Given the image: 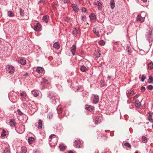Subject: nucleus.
I'll list each match as a JSON object with an SVG mask.
<instances>
[{
  "mask_svg": "<svg viewBox=\"0 0 153 153\" xmlns=\"http://www.w3.org/2000/svg\"><path fill=\"white\" fill-rule=\"evenodd\" d=\"M99 100V97L97 95H94V99L93 102L94 104H96L98 103Z\"/></svg>",
  "mask_w": 153,
  "mask_h": 153,
  "instance_id": "obj_6",
  "label": "nucleus"
},
{
  "mask_svg": "<svg viewBox=\"0 0 153 153\" xmlns=\"http://www.w3.org/2000/svg\"><path fill=\"white\" fill-rule=\"evenodd\" d=\"M80 70L82 72H85L86 71L88 70V69L85 67V66L83 65L81 67Z\"/></svg>",
  "mask_w": 153,
  "mask_h": 153,
  "instance_id": "obj_24",
  "label": "nucleus"
},
{
  "mask_svg": "<svg viewBox=\"0 0 153 153\" xmlns=\"http://www.w3.org/2000/svg\"><path fill=\"white\" fill-rule=\"evenodd\" d=\"M20 13L21 16H25L24 10L21 8L20 9Z\"/></svg>",
  "mask_w": 153,
  "mask_h": 153,
  "instance_id": "obj_39",
  "label": "nucleus"
},
{
  "mask_svg": "<svg viewBox=\"0 0 153 153\" xmlns=\"http://www.w3.org/2000/svg\"><path fill=\"white\" fill-rule=\"evenodd\" d=\"M43 20L46 23H47L48 21L49 16L47 15L44 16L43 17Z\"/></svg>",
  "mask_w": 153,
  "mask_h": 153,
  "instance_id": "obj_23",
  "label": "nucleus"
},
{
  "mask_svg": "<svg viewBox=\"0 0 153 153\" xmlns=\"http://www.w3.org/2000/svg\"><path fill=\"white\" fill-rule=\"evenodd\" d=\"M86 16L85 15L82 16L81 17V19L82 21H83L84 19H86Z\"/></svg>",
  "mask_w": 153,
  "mask_h": 153,
  "instance_id": "obj_50",
  "label": "nucleus"
},
{
  "mask_svg": "<svg viewBox=\"0 0 153 153\" xmlns=\"http://www.w3.org/2000/svg\"><path fill=\"white\" fill-rule=\"evenodd\" d=\"M107 78L108 80H110L111 79V77L110 76H108Z\"/></svg>",
  "mask_w": 153,
  "mask_h": 153,
  "instance_id": "obj_62",
  "label": "nucleus"
},
{
  "mask_svg": "<svg viewBox=\"0 0 153 153\" xmlns=\"http://www.w3.org/2000/svg\"><path fill=\"white\" fill-rule=\"evenodd\" d=\"M38 128L39 129H41L42 128V121L41 120H39L38 123Z\"/></svg>",
  "mask_w": 153,
  "mask_h": 153,
  "instance_id": "obj_28",
  "label": "nucleus"
},
{
  "mask_svg": "<svg viewBox=\"0 0 153 153\" xmlns=\"http://www.w3.org/2000/svg\"><path fill=\"white\" fill-rule=\"evenodd\" d=\"M148 120L151 122L153 123V120L152 117V116L149 117Z\"/></svg>",
  "mask_w": 153,
  "mask_h": 153,
  "instance_id": "obj_48",
  "label": "nucleus"
},
{
  "mask_svg": "<svg viewBox=\"0 0 153 153\" xmlns=\"http://www.w3.org/2000/svg\"><path fill=\"white\" fill-rule=\"evenodd\" d=\"M71 51L72 54L74 56L75 55V53L76 51V47L75 45H73L72 47Z\"/></svg>",
  "mask_w": 153,
  "mask_h": 153,
  "instance_id": "obj_11",
  "label": "nucleus"
},
{
  "mask_svg": "<svg viewBox=\"0 0 153 153\" xmlns=\"http://www.w3.org/2000/svg\"><path fill=\"white\" fill-rule=\"evenodd\" d=\"M32 94L35 97H37L38 95L39 92L37 90H33L32 91Z\"/></svg>",
  "mask_w": 153,
  "mask_h": 153,
  "instance_id": "obj_18",
  "label": "nucleus"
},
{
  "mask_svg": "<svg viewBox=\"0 0 153 153\" xmlns=\"http://www.w3.org/2000/svg\"><path fill=\"white\" fill-rule=\"evenodd\" d=\"M148 68L149 69H152L153 68V63L150 62L147 65Z\"/></svg>",
  "mask_w": 153,
  "mask_h": 153,
  "instance_id": "obj_26",
  "label": "nucleus"
},
{
  "mask_svg": "<svg viewBox=\"0 0 153 153\" xmlns=\"http://www.w3.org/2000/svg\"><path fill=\"white\" fill-rule=\"evenodd\" d=\"M146 79V76H145V75H143V74L142 75V76L141 81L142 82H143L144 81L145 79Z\"/></svg>",
  "mask_w": 153,
  "mask_h": 153,
  "instance_id": "obj_44",
  "label": "nucleus"
},
{
  "mask_svg": "<svg viewBox=\"0 0 153 153\" xmlns=\"http://www.w3.org/2000/svg\"><path fill=\"white\" fill-rule=\"evenodd\" d=\"M39 3L44 4L45 3V0H40Z\"/></svg>",
  "mask_w": 153,
  "mask_h": 153,
  "instance_id": "obj_54",
  "label": "nucleus"
},
{
  "mask_svg": "<svg viewBox=\"0 0 153 153\" xmlns=\"http://www.w3.org/2000/svg\"><path fill=\"white\" fill-rule=\"evenodd\" d=\"M36 71L38 73H42L43 72L44 69L41 67H38L36 68Z\"/></svg>",
  "mask_w": 153,
  "mask_h": 153,
  "instance_id": "obj_12",
  "label": "nucleus"
},
{
  "mask_svg": "<svg viewBox=\"0 0 153 153\" xmlns=\"http://www.w3.org/2000/svg\"><path fill=\"white\" fill-rule=\"evenodd\" d=\"M53 47L56 49H58L60 48V45L59 42H56L53 44Z\"/></svg>",
  "mask_w": 153,
  "mask_h": 153,
  "instance_id": "obj_19",
  "label": "nucleus"
},
{
  "mask_svg": "<svg viewBox=\"0 0 153 153\" xmlns=\"http://www.w3.org/2000/svg\"><path fill=\"white\" fill-rule=\"evenodd\" d=\"M68 153H74L73 152L71 151H69Z\"/></svg>",
  "mask_w": 153,
  "mask_h": 153,
  "instance_id": "obj_64",
  "label": "nucleus"
},
{
  "mask_svg": "<svg viewBox=\"0 0 153 153\" xmlns=\"http://www.w3.org/2000/svg\"><path fill=\"white\" fill-rule=\"evenodd\" d=\"M59 148L60 150H64L65 149V147L64 146L60 145L59 146Z\"/></svg>",
  "mask_w": 153,
  "mask_h": 153,
  "instance_id": "obj_38",
  "label": "nucleus"
},
{
  "mask_svg": "<svg viewBox=\"0 0 153 153\" xmlns=\"http://www.w3.org/2000/svg\"><path fill=\"white\" fill-rule=\"evenodd\" d=\"M86 11V9L85 7H82V11L83 12H85Z\"/></svg>",
  "mask_w": 153,
  "mask_h": 153,
  "instance_id": "obj_52",
  "label": "nucleus"
},
{
  "mask_svg": "<svg viewBox=\"0 0 153 153\" xmlns=\"http://www.w3.org/2000/svg\"><path fill=\"white\" fill-rule=\"evenodd\" d=\"M126 51L129 53H131V51L130 48V47L128 46H127Z\"/></svg>",
  "mask_w": 153,
  "mask_h": 153,
  "instance_id": "obj_41",
  "label": "nucleus"
},
{
  "mask_svg": "<svg viewBox=\"0 0 153 153\" xmlns=\"http://www.w3.org/2000/svg\"><path fill=\"white\" fill-rule=\"evenodd\" d=\"M18 62L22 65H25L26 64V61L25 59L23 57H21L19 58Z\"/></svg>",
  "mask_w": 153,
  "mask_h": 153,
  "instance_id": "obj_7",
  "label": "nucleus"
},
{
  "mask_svg": "<svg viewBox=\"0 0 153 153\" xmlns=\"http://www.w3.org/2000/svg\"><path fill=\"white\" fill-rule=\"evenodd\" d=\"M86 93H82V95L83 96V97H85L86 95Z\"/></svg>",
  "mask_w": 153,
  "mask_h": 153,
  "instance_id": "obj_60",
  "label": "nucleus"
},
{
  "mask_svg": "<svg viewBox=\"0 0 153 153\" xmlns=\"http://www.w3.org/2000/svg\"><path fill=\"white\" fill-rule=\"evenodd\" d=\"M28 75V74L27 73V72H26L24 74V76H27Z\"/></svg>",
  "mask_w": 153,
  "mask_h": 153,
  "instance_id": "obj_61",
  "label": "nucleus"
},
{
  "mask_svg": "<svg viewBox=\"0 0 153 153\" xmlns=\"http://www.w3.org/2000/svg\"><path fill=\"white\" fill-rule=\"evenodd\" d=\"M49 144L52 146H55L57 143V139L56 136L54 134L51 135L49 138Z\"/></svg>",
  "mask_w": 153,
  "mask_h": 153,
  "instance_id": "obj_1",
  "label": "nucleus"
},
{
  "mask_svg": "<svg viewBox=\"0 0 153 153\" xmlns=\"http://www.w3.org/2000/svg\"><path fill=\"white\" fill-rule=\"evenodd\" d=\"M145 17V15H139L136 18L137 21L138 22H143L144 20Z\"/></svg>",
  "mask_w": 153,
  "mask_h": 153,
  "instance_id": "obj_5",
  "label": "nucleus"
},
{
  "mask_svg": "<svg viewBox=\"0 0 153 153\" xmlns=\"http://www.w3.org/2000/svg\"><path fill=\"white\" fill-rule=\"evenodd\" d=\"M41 27V25L39 23H37L35 25L34 30L35 31H38L40 30Z\"/></svg>",
  "mask_w": 153,
  "mask_h": 153,
  "instance_id": "obj_9",
  "label": "nucleus"
},
{
  "mask_svg": "<svg viewBox=\"0 0 153 153\" xmlns=\"http://www.w3.org/2000/svg\"><path fill=\"white\" fill-rule=\"evenodd\" d=\"M153 113H151V112H149V116H152V114Z\"/></svg>",
  "mask_w": 153,
  "mask_h": 153,
  "instance_id": "obj_58",
  "label": "nucleus"
},
{
  "mask_svg": "<svg viewBox=\"0 0 153 153\" xmlns=\"http://www.w3.org/2000/svg\"><path fill=\"white\" fill-rule=\"evenodd\" d=\"M42 83H44L46 84H49V82L48 80L46 78H44L42 79Z\"/></svg>",
  "mask_w": 153,
  "mask_h": 153,
  "instance_id": "obj_32",
  "label": "nucleus"
},
{
  "mask_svg": "<svg viewBox=\"0 0 153 153\" xmlns=\"http://www.w3.org/2000/svg\"><path fill=\"white\" fill-rule=\"evenodd\" d=\"M59 111L58 110H57V112H58V114H59V113H62V109L61 108H59Z\"/></svg>",
  "mask_w": 153,
  "mask_h": 153,
  "instance_id": "obj_55",
  "label": "nucleus"
},
{
  "mask_svg": "<svg viewBox=\"0 0 153 153\" xmlns=\"http://www.w3.org/2000/svg\"><path fill=\"white\" fill-rule=\"evenodd\" d=\"M7 15L9 17H12L14 16V14L11 11H9L7 13Z\"/></svg>",
  "mask_w": 153,
  "mask_h": 153,
  "instance_id": "obj_36",
  "label": "nucleus"
},
{
  "mask_svg": "<svg viewBox=\"0 0 153 153\" xmlns=\"http://www.w3.org/2000/svg\"><path fill=\"white\" fill-rule=\"evenodd\" d=\"M72 33L74 35H76L78 34V30L76 28L73 29Z\"/></svg>",
  "mask_w": 153,
  "mask_h": 153,
  "instance_id": "obj_35",
  "label": "nucleus"
},
{
  "mask_svg": "<svg viewBox=\"0 0 153 153\" xmlns=\"http://www.w3.org/2000/svg\"><path fill=\"white\" fill-rule=\"evenodd\" d=\"M63 1L64 3L66 4L69 2L70 0H63Z\"/></svg>",
  "mask_w": 153,
  "mask_h": 153,
  "instance_id": "obj_51",
  "label": "nucleus"
},
{
  "mask_svg": "<svg viewBox=\"0 0 153 153\" xmlns=\"http://www.w3.org/2000/svg\"><path fill=\"white\" fill-rule=\"evenodd\" d=\"M23 106L26 109H30V106L29 105V104H28L25 103H23Z\"/></svg>",
  "mask_w": 153,
  "mask_h": 153,
  "instance_id": "obj_30",
  "label": "nucleus"
},
{
  "mask_svg": "<svg viewBox=\"0 0 153 153\" xmlns=\"http://www.w3.org/2000/svg\"><path fill=\"white\" fill-rule=\"evenodd\" d=\"M135 106L138 108H139L141 106V103L139 102V100H135Z\"/></svg>",
  "mask_w": 153,
  "mask_h": 153,
  "instance_id": "obj_17",
  "label": "nucleus"
},
{
  "mask_svg": "<svg viewBox=\"0 0 153 153\" xmlns=\"http://www.w3.org/2000/svg\"><path fill=\"white\" fill-rule=\"evenodd\" d=\"M98 52L95 54V56L97 58H99L100 56L101 55L100 51V50H98Z\"/></svg>",
  "mask_w": 153,
  "mask_h": 153,
  "instance_id": "obj_37",
  "label": "nucleus"
},
{
  "mask_svg": "<svg viewBox=\"0 0 153 153\" xmlns=\"http://www.w3.org/2000/svg\"><path fill=\"white\" fill-rule=\"evenodd\" d=\"M124 146H125L126 147H128L131 148V145L128 142L126 143H124Z\"/></svg>",
  "mask_w": 153,
  "mask_h": 153,
  "instance_id": "obj_42",
  "label": "nucleus"
},
{
  "mask_svg": "<svg viewBox=\"0 0 153 153\" xmlns=\"http://www.w3.org/2000/svg\"><path fill=\"white\" fill-rule=\"evenodd\" d=\"M74 145L76 148H79L80 147V143L79 141L75 140L74 143Z\"/></svg>",
  "mask_w": 153,
  "mask_h": 153,
  "instance_id": "obj_15",
  "label": "nucleus"
},
{
  "mask_svg": "<svg viewBox=\"0 0 153 153\" xmlns=\"http://www.w3.org/2000/svg\"><path fill=\"white\" fill-rule=\"evenodd\" d=\"M3 153H10V149L8 147H5L3 150Z\"/></svg>",
  "mask_w": 153,
  "mask_h": 153,
  "instance_id": "obj_27",
  "label": "nucleus"
},
{
  "mask_svg": "<svg viewBox=\"0 0 153 153\" xmlns=\"http://www.w3.org/2000/svg\"><path fill=\"white\" fill-rule=\"evenodd\" d=\"M9 124L12 127H14L15 126L16 122L15 120L13 119H10L9 122Z\"/></svg>",
  "mask_w": 153,
  "mask_h": 153,
  "instance_id": "obj_10",
  "label": "nucleus"
},
{
  "mask_svg": "<svg viewBox=\"0 0 153 153\" xmlns=\"http://www.w3.org/2000/svg\"><path fill=\"white\" fill-rule=\"evenodd\" d=\"M149 83H153V80H150L149 81Z\"/></svg>",
  "mask_w": 153,
  "mask_h": 153,
  "instance_id": "obj_59",
  "label": "nucleus"
},
{
  "mask_svg": "<svg viewBox=\"0 0 153 153\" xmlns=\"http://www.w3.org/2000/svg\"><path fill=\"white\" fill-rule=\"evenodd\" d=\"M94 107H93L92 106H88V105H86L85 107V109H87L88 111H92L93 109H94Z\"/></svg>",
  "mask_w": 153,
  "mask_h": 153,
  "instance_id": "obj_22",
  "label": "nucleus"
},
{
  "mask_svg": "<svg viewBox=\"0 0 153 153\" xmlns=\"http://www.w3.org/2000/svg\"><path fill=\"white\" fill-rule=\"evenodd\" d=\"M89 17L91 20L94 21L95 20L97 19L96 15L93 13H91V14L89 16Z\"/></svg>",
  "mask_w": 153,
  "mask_h": 153,
  "instance_id": "obj_13",
  "label": "nucleus"
},
{
  "mask_svg": "<svg viewBox=\"0 0 153 153\" xmlns=\"http://www.w3.org/2000/svg\"><path fill=\"white\" fill-rule=\"evenodd\" d=\"M147 88L150 90H151L153 89V87L152 85H148L147 87Z\"/></svg>",
  "mask_w": 153,
  "mask_h": 153,
  "instance_id": "obj_46",
  "label": "nucleus"
},
{
  "mask_svg": "<svg viewBox=\"0 0 153 153\" xmlns=\"http://www.w3.org/2000/svg\"><path fill=\"white\" fill-rule=\"evenodd\" d=\"M141 90L142 92H144L146 90V88L142 86L141 87Z\"/></svg>",
  "mask_w": 153,
  "mask_h": 153,
  "instance_id": "obj_49",
  "label": "nucleus"
},
{
  "mask_svg": "<svg viewBox=\"0 0 153 153\" xmlns=\"http://www.w3.org/2000/svg\"><path fill=\"white\" fill-rule=\"evenodd\" d=\"M102 82H101V86L102 87H104V82L102 81Z\"/></svg>",
  "mask_w": 153,
  "mask_h": 153,
  "instance_id": "obj_57",
  "label": "nucleus"
},
{
  "mask_svg": "<svg viewBox=\"0 0 153 153\" xmlns=\"http://www.w3.org/2000/svg\"><path fill=\"white\" fill-rule=\"evenodd\" d=\"M6 132L5 130H2V132L1 134V136L2 137H4L6 135Z\"/></svg>",
  "mask_w": 153,
  "mask_h": 153,
  "instance_id": "obj_40",
  "label": "nucleus"
},
{
  "mask_svg": "<svg viewBox=\"0 0 153 153\" xmlns=\"http://www.w3.org/2000/svg\"><path fill=\"white\" fill-rule=\"evenodd\" d=\"M71 7L75 12H76L78 11L79 8L77 4H72Z\"/></svg>",
  "mask_w": 153,
  "mask_h": 153,
  "instance_id": "obj_8",
  "label": "nucleus"
},
{
  "mask_svg": "<svg viewBox=\"0 0 153 153\" xmlns=\"http://www.w3.org/2000/svg\"><path fill=\"white\" fill-rule=\"evenodd\" d=\"M153 78L152 76H150L149 77V80H153Z\"/></svg>",
  "mask_w": 153,
  "mask_h": 153,
  "instance_id": "obj_56",
  "label": "nucleus"
},
{
  "mask_svg": "<svg viewBox=\"0 0 153 153\" xmlns=\"http://www.w3.org/2000/svg\"><path fill=\"white\" fill-rule=\"evenodd\" d=\"M99 43L100 45H104L105 44V42L102 40H100L99 42Z\"/></svg>",
  "mask_w": 153,
  "mask_h": 153,
  "instance_id": "obj_43",
  "label": "nucleus"
},
{
  "mask_svg": "<svg viewBox=\"0 0 153 153\" xmlns=\"http://www.w3.org/2000/svg\"><path fill=\"white\" fill-rule=\"evenodd\" d=\"M93 32L97 36V37H99L100 36L99 30H97L96 28H93Z\"/></svg>",
  "mask_w": 153,
  "mask_h": 153,
  "instance_id": "obj_16",
  "label": "nucleus"
},
{
  "mask_svg": "<svg viewBox=\"0 0 153 153\" xmlns=\"http://www.w3.org/2000/svg\"><path fill=\"white\" fill-rule=\"evenodd\" d=\"M48 117L50 119L52 118L53 117V114H48Z\"/></svg>",
  "mask_w": 153,
  "mask_h": 153,
  "instance_id": "obj_53",
  "label": "nucleus"
},
{
  "mask_svg": "<svg viewBox=\"0 0 153 153\" xmlns=\"http://www.w3.org/2000/svg\"><path fill=\"white\" fill-rule=\"evenodd\" d=\"M29 18V17L26 15H25V16H24V17L23 18V20H27Z\"/></svg>",
  "mask_w": 153,
  "mask_h": 153,
  "instance_id": "obj_47",
  "label": "nucleus"
},
{
  "mask_svg": "<svg viewBox=\"0 0 153 153\" xmlns=\"http://www.w3.org/2000/svg\"><path fill=\"white\" fill-rule=\"evenodd\" d=\"M6 69L7 72L10 74H13L15 69L14 67L11 65H7L6 66Z\"/></svg>",
  "mask_w": 153,
  "mask_h": 153,
  "instance_id": "obj_4",
  "label": "nucleus"
},
{
  "mask_svg": "<svg viewBox=\"0 0 153 153\" xmlns=\"http://www.w3.org/2000/svg\"><path fill=\"white\" fill-rule=\"evenodd\" d=\"M48 96L51 100H52V102L55 105L59 102L58 97L56 95H55L53 93H50Z\"/></svg>",
  "mask_w": 153,
  "mask_h": 153,
  "instance_id": "obj_2",
  "label": "nucleus"
},
{
  "mask_svg": "<svg viewBox=\"0 0 153 153\" xmlns=\"http://www.w3.org/2000/svg\"><path fill=\"white\" fill-rule=\"evenodd\" d=\"M142 142L144 143H146L147 142V138L144 136H142Z\"/></svg>",
  "mask_w": 153,
  "mask_h": 153,
  "instance_id": "obj_34",
  "label": "nucleus"
},
{
  "mask_svg": "<svg viewBox=\"0 0 153 153\" xmlns=\"http://www.w3.org/2000/svg\"><path fill=\"white\" fill-rule=\"evenodd\" d=\"M94 120L96 124H98L99 123V120L98 118L96 117L94 118Z\"/></svg>",
  "mask_w": 153,
  "mask_h": 153,
  "instance_id": "obj_33",
  "label": "nucleus"
},
{
  "mask_svg": "<svg viewBox=\"0 0 153 153\" xmlns=\"http://www.w3.org/2000/svg\"><path fill=\"white\" fill-rule=\"evenodd\" d=\"M17 112H18V114L20 116H21L23 114V113L22 112V111H20V110L19 109H18Z\"/></svg>",
  "mask_w": 153,
  "mask_h": 153,
  "instance_id": "obj_45",
  "label": "nucleus"
},
{
  "mask_svg": "<svg viewBox=\"0 0 153 153\" xmlns=\"http://www.w3.org/2000/svg\"><path fill=\"white\" fill-rule=\"evenodd\" d=\"M34 138L32 137H30L28 138V142L29 144L32 143L34 141Z\"/></svg>",
  "mask_w": 153,
  "mask_h": 153,
  "instance_id": "obj_25",
  "label": "nucleus"
},
{
  "mask_svg": "<svg viewBox=\"0 0 153 153\" xmlns=\"http://www.w3.org/2000/svg\"><path fill=\"white\" fill-rule=\"evenodd\" d=\"M146 37L149 40V41L152 37L151 33L149 32H148V33H147Z\"/></svg>",
  "mask_w": 153,
  "mask_h": 153,
  "instance_id": "obj_31",
  "label": "nucleus"
},
{
  "mask_svg": "<svg viewBox=\"0 0 153 153\" xmlns=\"http://www.w3.org/2000/svg\"><path fill=\"white\" fill-rule=\"evenodd\" d=\"M20 94L22 98L24 99H25L26 98L27 94L25 91H22V92L20 93Z\"/></svg>",
  "mask_w": 153,
  "mask_h": 153,
  "instance_id": "obj_21",
  "label": "nucleus"
},
{
  "mask_svg": "<svg viewBox=\"0 0 153 153\" xmlns=\"http://www.w3.org/2000/svg\"><path fill=\"white\" fill-rule=\"evenodd\" d=\"M21 153H26L27 151V148L26 147L23 146L21 148Z\"/></svg>",
  "mask_w": 153,
  "mask_h": 153,
  "instance_id": "obj_29",
  "label": "nucleus"
},
{
  "mask_svg": "<svg viewBox=\"0 0 153 153\" xmlns=\"http://www.w3.org/2000/svg\"><path fill=\"white\" fill-rule=\"evenodd\" d=\"M94 4L95 5H97L98 6V9L99 10H100L102 9V4L99 1H97L94 2Z\"/></svg>",
  "mask_w": 153,
  "mask_h": 153,
  "instance_id": "obj_14",
  "label": "nucleus"
},
{
  "mask_svg": "<svg viewBox=\"0 0 153 153\" xmlns=\"http://www.w3.org/2000/svg\"><path fill=\"white\" fill-rule=\"evenodd\" d=\"M143 2H147V0H142Z\"/></svg>",
  "mask_w": 153,
  "mask_h": 153,
  "instance_id": "obj_63",
  "label": "nucleus"
},
{
  "mask_svg": "<svg viewBox=\"0 0 153 153\" xmlns=\"http://www.w3.org/2000/svg\"><path fill=\"white\" fill-rule=\"evenodd\" d=\"M111 7L113 9L115 7V2L114 0H111L110 3Z\"/></svg>",
  "mask_w": 153,
  "mask_h": 153,
  "instance_id": "obj_20",
  "label": "nucleus"
},
{
  "mask_svg": "<svg viewBox=\"0 0 153 153\" xmlns=\"http://www.w3.org/2000/svg\"><path fill=\"white\" fill-rule=\"evenodd\" d=\"M29 105L30 106V109H29L31 111L34 113L36 111V105L33 101H31L30 103H29Z\"/></svg>",
  "mask_w": 153,
  "mask_h": 153,
  "instance_id": "obj_3",
  "label": "nucleus"
}]
</instances>
